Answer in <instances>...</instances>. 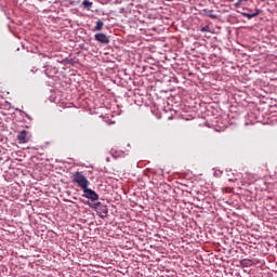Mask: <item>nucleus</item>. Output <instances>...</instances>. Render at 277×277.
I'll return each mask as SVG.
<instances>
[{"mask_svg": "<svg viewBox=\"0 0 277 277\" xmlns=\"http://www.w3.org/2000/svg\"><path fill=\"white\" fill-rule=\"evenodd\" d=\"M72 183H77L78 187H81L82 190L90 185V181H88V177L82 172L74 173Z\"/></svg>", "mask_w": 277, "mask_h": 277, "instance_id": "nucleus-1", "label": "nucleus"}, {"mask_svg": "<svg viewBox=\"0 0 277 277\" xmlns=\"http://www.w3.org/2000/svg\"><path fill=\"white\" fill-rule=\"evenodd\" d=\"M82 192H83V194H82L83 198H88L89 200H92L93 202L98 200V194H96V192L88 188V186L85 188H83Z\"/></svg>", "mask_w": 277, "mask_h": 277, "instance_id": "nucleus-2", "label": "nucleus"}, {"mask_svg": "<svg viewBox=\"0 0 277 277\" xmlns=\"http://www.w3.org/2000/svg\"><path fill=\"white\" fill-rule=\"evenodd\" d=\"M95 211L102 220H105L107 217V213H109V210L107 209V206L101 205V202H97L95 205Z\"/></svg>", "mask_w": 277, "mask_h": 277, "instance_id": "nucleus-3", "label": "nucleus"}, {"mask_svg": "<svg viewBox=\"0 0 277 277\" xmlns=\"http://www.w3.org/2000/svg\"><path fill=\"white\" fill-rule=\"evenodd\" d=\"M95 40H97V42H101L102 44H109V37H107V35L103 32L96 34Z\"/></svg>", "mask_w": 277, "mask_h": 277, "instance_id": "nucleus-4", "label": "nucleus"}, {"mask_svg": "<svg viewBox=\"0 0 277 277\" xmlns=\"http://www.w3.org/2000/svg\"><path fill=\"white\" fill-rule=\"evenodd\" d=\"M18 144H27V130H23L17 135Z\"/></svg>", "mask_w": 277, "mask_h": 277, "instance_id": "nucleus-5", "label": "nucleus"}, {"mask_svg": "<svg viewBox=\"0 0 277 277\" xmlns=\"http://www.w3.org/2000/svg\"><path fill=\"white\" fill-rule=\"evenodd\" d=\"M259 9H255V12L254 13H252V14H250V13H241V15L242 16H245V18H254V17H256V15L259 14Z\"/></svg>", "mask_w": 277, "mask_h": 277, "instance_id": "nucleus-6", "label": "nucleus"}, {"mask_svg": "<svg viewBox=\"0 0 277 277\" xmlns=\"http://www.w3.org/2000/svg\"><path fill=\"white\" fill-rule=\"evenodd\" d=\"M82 5H83V9H84V10H91L93 3L90 2V0H83Z\"/></svg>", "mask_w": 277, "mask_h": 277, "instance_id": "nucleus-7", "label": "nucleus"}, {"mask_svg": "<svg viewBox=\"0 0 277 277\" xmlns=\"http://www.w3.org/2000/svg\"><path fill=\"white\" fill-rule=\"evenodd\" d=\"M103 21H97L95 25V31H101V29H103Z\"/></svg>", "mask_w": 277, "mask_h": 277, "instance_id": "nucleus-8", "label": "nucleus"}, {"mask_svg": "<svg viewBox=\"0 0 277 277\" xmlns=\"http://www.w3.org/2000/svg\"><path fill=\"white\" fill-rule=\"evenodd\" d=\"M200 31H201L202 34H205V31H209V26L202 27V28L200 29Z\"/></svg>", "mask_w": 277, "mask_h": 277, "instance_id": "nucleus-9", "label": "nucleus"}, {"mask_svg": "<svg viewBox=\"0 0 277 277\" xmlns=\"http://www.w3.org/2000/svg\"><path fill=\"white\" fill-rule=\"evenodd\" d=\"M241 0H238L237 2H236V5H241Z\"/></svg>", "mask_w": 277, "mask_h": 277, "instance_id": "nucleus-10", "label": "nucleus"}, {"mask_svg": "<svg viewBox=\"0 0 277 277\" xmlns=\"http://www.w3.org/2000/svg\"><path fill=\"white\" fill-rule=\"evenodd\" d=\"M242 3H243V1H248V0H240Z\"/></svg>", "mask_w": 277, "mask_h": 277, "instance_id": "nucleus-11", "label": "nucleus"}]
</instances>
